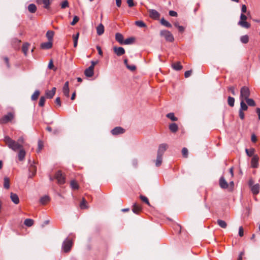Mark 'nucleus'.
I'll return each instance as SVG.
<instances>
[{
	"instance_id": "obj_1",
	"label": "nucleus",
	"mask_w": 260,
	"mask_h": 260,
	"mask_svg": "<svg viewBox=\"0 0 260 260\" xmlns=\"http://www.w3.org/2000/svg\"><path fill=\"white\" fill-rule=\"evenodd\" d=\"M4 141L10 149L14 151H17L19 149L23 148V144L24 143L25 140L23 137L22 136L18 138L17 141H15L9 136H6L4 137Z\"/></svg>"
},
{
	"instance_id": "obj_2",
	"label": "nucleus",
	"mask_w": 260,
	"mask_h": 260,
	"mask_svg": "<svg viewBox=\"0 0 260 260\" xmlns=\"http://www.w3.org/2000/svg\"><path fill=\"white\" fill-rule=\"evenodd\" d=\"M73 243L72 239L67 238L62 244L61 248L63 251L66 253L69 252L71 249Z\"/></svg>"
},
{
	"instance_id": "obj_3",
	"label": "nucleus",
	"mask_w": 260,
	"mask_h": 260,
	"mask_svg": "<svg viewBox=\"0 0 260 260\" xmlns=\"http://www.w3.org/2000/svg\"><path fill=\"white\" fill-rule=\"evenodd\" d=\"M247 19V17L244 14L241 13L240 15V20L238 22V24L245 28H250L251 25L249 23L246 21Z\"/></svg>"
},
{
	"instance_id": "obj_4",
	"label": "nucleus",
	"mask_w": 260,
	"mask_h": 260,
	"mask_svg": "<svg viewBox=\"0 0 260 260\" xmlns=\"http://www.w3.org/2000/svg\"><path fill=\"white\" fill-rule=\"evenodd\" d=\"M250 92L249 88L247 86H243L240 90V100L244 101L249 98Z\"/></svg>"
},
{
	"instance_id": "obj_5",
	"label": "nucleus",
	"mask_w": 260,
	"mask_h": 260,
	"mask_svg": "<svg viewBox=\"0 0 260 260\" xmlns=\"http://www.w3.org/2000/svg\"><path fill=\"white\" fill-rule=\"evenodd\" d=\"M14 117V114L13 112H9L7 115L3 116L0 119V124H4L11 121Z\"/></svg>"
},
{
	"instance_id": "obj_6",
	"label": "nucleus",
	"mask_w": 260,
	"mask_h": 260,
	"mask_svg": "<svg viewBox=\"0 0 260 260\" xmlns=\"http://www.w3.org/2000/svg\"><path fill=\"white\" fill-rule=\"evenodd\" d=\"M160 35L165 37V39L169 42H172L174 38L173 35L168 30H163L160 31Z\"/></svg>"
},
{
	"instance_id": "obj_7",
	"label": "nucleus",
	"mask_w": 260,
	"mask_h": 260,
	"mask_svg": "<svg viewBox=\"0 0 260 260\" xmlns=\"http://www.w3.org/2000/svg\"><path fill=\"white\" fill-rule=\"evenodd\" d=\"M54 178L57 180V183L60 185L63 184L65 183V177L62 175L61 171L60 170H58L56 173Z\"/></svg>"
},
{
	"instance_id": "obj_8",
	"label": "nucleus",
	"mask_w": 260,
	"mask_h": 260,
	"mask_svg": "<svg viewBox=\"0 0 260 260\" xmlns=\"http://www.w3.org/2000/svg\"><path fill=\"white\" fill-rule=\"evenodd\" d=\"M149 17L153 19H158L160 17V14L154 9L148 10Z\"/></svg>"
},
{
	"instance_id": "obj_9",
	"label": "nucleus",
	"mask_w": 260,
	"mask_h": 260,
	"mask_svg": "<svg viewBox=\"0 0 260 260\" xmlns=\"http://www.w3.org/2000/svg\"><path fill=\"white\" fill-rule=\"evenodd\" d=\"M35 161H33L30 164L29 167V177L30 178H32L34 176H35L37 172V167L35 166Z\"/></svg>"
},
{
	"instance_id": "obj_10",
	"label": "nucleus",
	"mask_w": 260,
	"mask_h": 260,
	"mask_svg": "<svg viewBox=\"0 0 260 260\" xmlns=\"http://www.w3.org/2000/svg\"><path fill=\"white\" fill-rule=\"evenodd\" d=\"M53 0H37V2L38 4H43V7L45 9H49L50 8V5Z\"/></svg>"
},
{
	"instance_id": "obj_11",
	"label": "nucleus",
	"mask_w": 260,
	"mask_h": 260,
	"mask_svg": "<svg viewBox=\"0 0 260 260\" xmlns=\"http://www.w3.org/2000/svg\"><path fill=\"white\" fill-rule=\"evenodd\" d=\"M113 51L118 56H120L125 53L124 49L122 47H114Z\"/></svg>"
},
{
	"instance_id": "obj_12",
	"label": "nucleus",
	"mask_w": 260,
	"mask_h": 260,
	"mask_svg": "<svg viewBox=\"0 0 260 260\" xmlns=\"http://www.w3.org/2000/svg\"><path fill=\"white\" fill-rule=\"evenodd\" d=\"M168 145L166 143H162L159 145L157 150V154L160 155H163L164 152L166 151Z\"/></svg>"
},
{
	"instance_id": "obj_13",
	"label": "nucleus",
	"mask_w": 260,
	"mask_h": 260,
	"mask_svg": "<svg viewBox=\"0 0 260 260\" xmlns=\"http://www.w3.org/2000/svg\"><path fill=\"white\" fill-rule=\"evenodd\" d=\"M219 185L222 189H226L229 187V184L223 176L219 178Z\"/></svg>"
},
{
	"instance_id": "obj_14",
	"label": "nucleus",
	"mask_w": 260,
	"mask_h": 260,
	"mask_svg": "<svg viewBox=\"0 0 260 260\" xmlns=\"http://www.w3.org/2000/svg\"><path fill=\"white\" fill-rule=\"evenodd\" d=\"M259 157L257 155H254L251 158V166L253 168H257L258 166Z\"/></svg>"
},
{
	"instance_id": "obj_15",
	"label": "nucleus",
	"mask_w": 260,
	"mask_h": 260,
	"mask_svg": "<svg viewBox=\"0 0 260 260\" xmlns=\"http://www.w3.org/2000/svg\"><path fill=\"white\" fill-rule=\"evenodd\" d=\"M124 129L120 126H117L111 131V133L113 135H118L124 133Z\"/></svg>"
},
{
	"instance_id": "obj_16",
	"label": "nucleus",
	"mask_w": 260,
	"mask_h": 260,
	"mask_svg": "<svg viewBox=\"0 0 260 260\" xmlns=\"http://www.w3.org/2000/svg\"><path fill=\"white\" fill-rule=\"evenodd\" d=\"M69 81H67L65 82V83L63 86V88H62V91H63V94L67 97L69 96L70 90H69Z\"/></svg>"
},
{
	"instance_id": "obj_17",
	"label": "nucleus",
	"mask_w": 260,
	"mask_h": 260,
	"mask_svg": "<svg viewBox=\"0 0 260 260\" xmlns=\"http://www.w3.org/2000/svg\"><path fill=\"white\" fill-rule=\"evenodd\" d=\"M85 75L87 77H91L94 74V69L89 67L84 71Z\"/></svg>"
},
{
	"instance_id": "obj_18",
	"label": "nucleus",
	"mask_w": 260,
	"mask_h": 260,
	"mask_svg": "<svg viewBox=\"0 0 260 260\" xmlns=\"http://www.w3.org/2000/svg\"><path fill=\"white\" fill-rule=\"evenodd\" d=\"M52 47V42L51 41H48L47 42L42 43L41 44V48L42 49H49Z\"/></svg>"
},
{
	"instance_id": "obj_19",
	"label": "nucleus",
	"mask_w": 260,
	"mask_h": 260,
	"mask_svg": "<svg viewBox=\"0 0 260 260\" xmlns=\"http://www.w3.org/2000/svg\"><path fill=\"white\" fill-rule=\"evenodd\" d=\"M10 198L12 201L15 204H18L19 203V199L18 195L16 193L11 192L10 193Z\"/></svg>"
},
{
	"instance_id": "obj_20",
	"label": "nucleus",
	"mask_w": 260,
	"mask_h": 260,
	"mask_svg": "<svg viewBox=\"0 0 260 260\" xmlns=\"http://www.w3.org/2000/svg\"><path fill=\"white\" fill-rule=\"evenodd\" d=\"M115 40L120 44L123 45V42L124 41V38H123V35L121 34H120L119 32H117L115 34Z\"/></svg>"
},
{
	"instance_id": "obj_21",
	"label": "nucleus",
	"mask_w": 260,
	"mask_h": 260,
	"mask_svg": "<svg viewBox=\"0 0 260 260\" xmlns=\"http://www.w3.org/2000/svg\"><path fill=\"white\" fill-rule=\"evenodd\" d=\"M260 186L259 184L257 183L255 185L251 186V190L253 194H257L259 193Z\"/></svg>"
},
{
	"instance_id": "obj_22",
	"label": "nucleus",
	"mask_w": 260,
	"mask_h": 260,
	"mask_svg": "<svg viewBox=\"0 0 260 260\" xmlns=\"http://www.w3.org/2000/svg\"><path fill=\"white\" fill-rule=\"evenodd\" d=\"M96 32L97 34L99 36H101L103 35L104 32V26L102 24L100 23L97 27H96Z\"/></svg>"
},
{
	"instance_id": "obj_23",
	"label": "nucleus",
	"mask_w": 260,
	"mask_h": 260,
	"mask_svg": "<svg viewBox=\"0 0 260 260\" xmlns=\"http://www.w3.org/2000/svg\"><path fill=\"white\" fill-rule=\"evenodd\" d=\"M19 152H18V159L20 161H22L24 159L26 153L23 148L19 149Z\"/></svg>"
},
{
	"instance_id": "obj_24",
	"label": "nucleus",
	"mask_w": 260,
	"mask_h": 260,
	"mask_svg": "<svg viewBox=\"0 0 260 260\" xmlns=\"http://www.w3.org/2000/svg\"><path fill=\"white\" fill-rule=\"evenodd\" d=\"M124 63L126 67L131 71H134L136 69V67L134 65H129L128 64V60L125 58L124 59Z\"/></svg>"
},
{
	"instance_id": "obj_25",
	"label": "nucleus",
	"mask_w": 260,
	"mask_h": 260,
	"mask_svg": "<svg viewBox=\"0 0 260 260\" xmlns=\"http://www.w3.org/2000/svg\"><path fill=\"white\" fill-rule=\"evenodd\" d=\"M132 210L134 213L138 214L142 210V208L137 203H135L133 205Z\"/></svg>"
},
{
	"instance_id": "obj_26",
	"label": "nucleus",
	"mask_w": 260,
	"mask_h": 260,
	"mask_svg": "<svg viewBox=\"0 0 260 260\" xmlns=\"http://www.w3.org/2000/svg\"><path fill=\"white\" fill-rule=\"evenodd\" d=\"M172 68L176 71H180L182 69V66L180 62L173 63L172 64Z\"/></svg>"
},
{
	"instance_id": "obj_27",
	"label": "nucleus",
	"mask_w": 260,
	"mask_h": 260,
	"mask_svg": "<svg viewBox=\"0 0 260 260\" xmlns=\"http://www.w3.org/2000/svg\"><path fill=\"white\" fill-rule=\"evenodd\" d=\"M4 187L6 189L10 188V179L7 177H5L4 178Z\"/></svg>"
},
{
	"instance_id": "obj_28",
	"label": "nucleus",
	"mask_w": 260,
	"mask_h": 260,
	"mask_svg": "<svg viewBox=\"0 0 260 260\" xmlns=\"http://www.w3.org/2000/svg\"><path fill=\"white\" fill-rule=\"evenodd\" d=\"M169 129L172 132L175 133L178 131V127L177 124L175 123H172L170 124Z\"/></svg>"
},
{
	"instance_id": "obj_29",
	"label": "nucleus",
	"mask_w": 260,
	"mask_h": 260,
	"mask_svg": "<svg viewBox=\"0 0 260 260\" xmlns=\"http://www.w3.org/2000/svg\"><path fill=\"white\" fill-rule=\"evenodd\" d=\"M160 23L161 25L168 28H171L172 27V24L166 20L164 18L161 19Z\"/></svg>"
},
{
	"instance_id": "obj_30",
	"label": "nucleus",
	"mask_w": 260,
	"mask_h": 260,
	"mask_svg": "<svg viewBox=\"0 0 260 260\" xmlns=\"http://www.w3.org/2000/svg\"><path fill=\"white\" fill-rule=\"evenodd\" d=\"M240 101H241L240 108L239 110L243 111H246L248 109L247 105L245 104V103L244 102V101H243V100H240Z\"/></svg>"
},
{
	"instance_id": "obj_31",
	"label": "nucleus",
	"mask_w": 260,
	"mask_h": 260,
	"mask_svg": "<svg viewBox=\"0 0 260 260\" xmlns=\"http://www.w3.org/2000/svg\"><path fill=\"white\" fill-rule=\"evenodd\" d=\"M54 32L52 30H48L46 33V37L47 38L48 41H52L53 38L54 36Z\"/></svg>"
},
{
	"instance_id": "obj_32",
	"label": "nucleus",
	"mask_w": 260,
	"mask_h": 260,
	"mask_svg": "<svg viewBox=\"0 0 260 260\" xmlns=\"http://www.w3.org/2000/svg\"><path fill=\"white\" fill-rule=\"evenodd\" d=\"M135 41V38L133 37L128 38L125 40H124L123 45H129L133 43Z\"/></svg>"
},
{
	"instance_id": "obj_33",
	"label": "nucleus",
	"mask_w": 260,
	"mask_h": 260,
	"mask_svg": "<svg viewBox=\"0 0 260 260\" xmlns=\"http://www.w3.org/2000/svg\"><path fill=\"white\" fill-rule=\"evenodd\" d=\"M28 10L29 12L34 13L36 12L37 10V7L35 4H31L28 6Z\"/></svg>"
},
{
	"instance_id": "obj_34",
	"label": "nucleus",
	"mask_w": 260,
	"mask_h": 260,
	"mask_svg": "<svg viewBox=\"0 0 260 260\" xmlns=\"http://www.w3.org/2000/svg\"><path fill=\"white\" fill-rule=\"evenodd\" d=\"M218 225L222 228L225 229L227 226L226 222L221 219H218L217 221Z\"/></svg>"
},
{
	"instance_id": "obj_35",
	"label": "nucleus",
	"mask_w": 260,
	"mask_h": 260,
	"mask_svg": "<svg viewBox=\"0 0 260 260\" xmlns=\"http://www.w3.org/2000/svg\"><path fill=\"white\" fill-rule=\"evenodd\" d=\"M240 41L243 44H247L249 41V37L248 35H244L240 37Z\"/></svg>"
},
{
	"instance_id": "obj_36",
	"label": "nucleus",
	"mask_w": 260,
	"mask_h": 260,
	"mask_svg": "<svg viewBox=\"0 0 260 260\" xmlns=\"http://www.w3.org/2000/svg\"><path fill=\"white\" fill-rule=\"evenodd\" d=\"M50 200V198L48 196H45L41 198L40 202L42 204H45Z\"/></svg>"
},
{
	"instance_id": "obj_37",
	"label": "nucleus",
	"mask_w": 260,
	"mask_h": 260,
	"mask_svg": "<svg viewBox=\"0 0 260 260\" xmlns=\"http://www.w3.org/2000/svg\"><path fill=\"white\" fill-rule=\"evenodd\" d=\"M245 151L248 156H253L254 155L255 149L254 148L246 149Z\"/></svg>"
},
{
	"instance_id": "obj_38",
	"label": "nucleus",
	"mask_w": 260,
	"mask_h": 260,
	"mask_svg": "<svg viewBox=\"0 0 260 260\" xmlns=\"http://www.w3.org/2000/svg\"><path fill=\"white\" fill-rule=\"evenodd\" d=\"M162 155L157 154V158L155 161V165L156 167H159L161 165L162 162Z\"/></svg>"
},
{
	"instance_id": "obj_39",
	"label": "nucleus",
	"mask_w": 260,
	"mask_h": 260,
	"mask_svg": "<svg viewBox=\"0 0 260 260\" xmlns=\"http://www.w3.org/2000/svg\"><path fill=\"white\" fill-rule=\"evenodd\" d=\"M24 223L26 226L30 227L33 225L34 220L31 219L27 218L24 220Z\"/></svg>"
},
{
	"instance_id": "obj_40",
	"label": "nucleus",
	"mask_w": 260,
	"mask_h": 260,
	"mask_svg": "<svg viewBox=\"0 0 260 260\" xmlns=\"http://www.w3.org/2000/svg\"><path fill=\"white\" fill-rule=\"evenodd\" d=\"M29 44L27 43H24L22 46V50L25 55H26Z\"/></svg>"
},
{
	"instance_id": "obj_41",
	"label": "nucleus",
	"mask_w": 260,
	"mask_h": 260,
	"mask_svg": "<svg viewBox=\"0 0 260 260\" xmlns=\"http://www.w3.org/2000/svg\"><path fill=\"white\" fill-rule=\"evenodd\" d=\"M228 103L230 107H234L235 104V99L232 96H229L228 98Z\"/></svg>"
},
{
	"instance_id": "obj_42",
	"label": "nucleus",
	"mask_w": 260,
	"mask_h": 260,
	"mask_svg": "<svg viewBox=\"0 0 260 260\" xmlns=\"http://www.w3.org/2000/svg\"><path fill=\"white\" fill-rule=\"evenodd\" d=\"M244 101H246L247 104L249 106H255V102L252 99H249L248 98L247 99L245 100Z\"/></svg>"
},
{
	"instance_id": "obj_43",
	"label": "nucleus",
	"mask_w": 260,
	"mask_h": 260,
	"mask_svg": "<svg viewBox=\"0 0 260 260\" xmlns=\"http://www.w3.org/2000/svg\"><path fill=\"white\" fill-rule=\"evenodd\" d=\"M79 33L78 32L76 35L73 36V38L74 40V47H76L78 44V40L79 38Z\"/></svg>"
},
{
	"instance_id": "obj_44",
	"label": "nucleus",
	"mask_w": 260,
	"mask_h": 260,
	"mask_svg": "<svg viewBox=\"0 0 260 260\" xmlns=\"http://www.w3.org/2000/svg\"><path fill=\"white\" fill-rule=\"evenodd\" d=\"M70 185L71 188L73 189H77L79 188L78 183L75 180H72Z\"/></svg>"
},
{
	"instance_id": "obj_45",
	"label": "nucleus",
	"mask_w": 260,
	"mask_h": 260,
	"mask_svg": "<svg viewBox=\"0 0 260 260\" xmlns=\"http://www.w3.org/2000/svg\"><path fill=\"white\" fill-rule=\"evenodd\" d=\"M40 94V91L38 90H36L33 94L31 95V99L32 101L37 100Z\"/></svg>"
},
{
	"instance_id": "obj_46",
	"label": "nucleus",
	"mask_w": 260,
	"mask_h": 260,
	"mask_svg": "<svg viewBox=\"0 0 260 260\" xmlns=\"http://www.w3.org/2000/svg\"><path fill=\"white\" fill-rule=\"evenodd\" d=\"M87 202L84 198L82 199V201L80 203V207L82 209L87 208V206H86Z\"/></svg>"
},
{
	"instance_id": "obj_47",
	"label": "nucleus",
	"mask_w": 260,
	"mask_h": 260,
	"mask_svg": "<svg viewBox=\"0 0 260 260\" xmlns=\"http://www.w3.org/2000/svg\"><path fill=\"white\" fill-rule=\"evenodd\" d=\"M135 24L140 27H146V24L142 21H137L135 22Z\"/></svg>"
},
{
	"instance_id": "obj_48",
	"label": "nucleus",
	"mask_w": 260,
	"mask_h": 260,
	"mask_svg": "<svg viewBox=\"0 0 260 260\" xmlns=\"http://www.w3.org/2000/svg\"><path fill=\"white\" fill-rule=\"evenodd\" d=\"M167 117L169 118H170L171 120H172V121H177V118L175 116H174V114L173 113H168L167 115Z\"/></svg>"
},
{
	"instance_id": "obj_49",
	"label": "nucleus",
	"mask_w": 260,
	"mask_h": 260,
	"mask_svg": "<svg viewBox=\"0 0 260 260\" xmlns=\"http://www.w3.org/2000/svg\"><path fill=\"white\" fill-rule=\"evenodd\" d=\"M45 101H46L45 98L44 96H41L39 102V106L43 107L44 106Z\"/></svg>"
},
{
	"instance_id": "obj_50",
	"label": "nucleus",
	"mask_w": 260,
	"mask_h": 260,
	"mask_svg": "<svg viewBox=\"0 0 260 260\" xmlns=\"http://www.w3.org/2000/svg\"><path fill=\"white\" fill-rule=\"evenodd\" d=\"M141 200L145 202L146 204H147L149 206H150L149 200L148 198L146 197H145L144 196L141 195L140 197Z\"/></svg>"
},
{
	"instance_id": "obj_51",
	"label": "nucleus",
	"mask_w": 260,
	"mask_h": 260,
	"mask_svg": "<svg viewBox=\"0 0 260 260\" xmlns=\"http://www.w3.org/2000/svg\"><path fill=\"white\" fill-rule=\"evenodd\" d=\"M46 95L47 96V98L48 99H52L53 96L54 95V94L50 90H47L46 91Z\"/></svg>"
},
{
	"instance_id": "obj_52",
	"label": "nucleus",
	"mask_w": 260,
	"mask_h": 260,
	"mask_svg": "<svg viewBox=\"0 0 260 260\" xmlns=\"http://www.w3.org/2000/svg\"><path fill=\"white\" fill-rule=\"evenodd\" d=\"M69 7V3L68 1L66 0L62 2L61 4V8L62 9H65Z\"/></svg>"
},
{
	"instance_id": "obj_53",
	"label": "nucleus",
	"mask_w": 260,
	"mask_h": 260,
	"mask_svg": "<svg viewBox=\"0 0 260 260\" xmlns=\"http://www.w3.org/2000/svg\"><path fill=\"white\" fill-rule=\"evenodd\" d=\"M182 153L183 156L186 158L188 156V150L186 148L184 147L182 149Z\"/></svg>"
},
{
	"instance_id": "obj_54",
	"label": "nucleus",
	"mask_w": 260,
	"mask_h": 260,
	"mask_svg": "<svg viewBox=\"0 0 260 260\" xmlns=\"http://www.w3.org/2000/svg\"><path fill=\"white\" fill-rule=\"evenodd\" d=\"M228 91H230L233 95H236L235 87L234 86H229L228 87Z\"/></svg>"
},
{
	"instance_id": "obj_55",
	"label": "nucleus",
	"mask_w": 260,
	"mask_h": 260,
	"mask_svg": "<svg viewBox=\"0 0 260 260\" xmlns=\"http://www.w3.org/2000/svg\"><path fill=\"white\" fill-rule=\"evenodd\" d=\"M79 18L78 16H75L73 18V20L72 22L71 23V24L72 25H74L76 24V23L79 21Z\"/></svg>"
},
{
	"instance_id": "obj_56",
	"label": "nucleus",
	"mask_w": 260,
	"mask_h": 260,
	"mask_svg": "<svg viewBox=\"0 0 260 260\" xmlns=\"http://www.w3.org/2000/svg\"><path fill=\"white\" fill-rule=\"evenodd\" d=\"M43 143L39 140L38 141V149L37 150V152H39L43 148Z\"/></svg>"
},
{
	"instance_id": "obj_57",
	"label": "nucleus",
	"mask_w": 260,
	"mask_h": 260,
	"mask_svg": "<svg viewBox=\"0 0 260 260\" xmlns=\"http://www.w3.org/2000/svg\"><path fill=\"white\" fill-rule=\"evenodd\" d=\"M239 116L241 119L243 120L245 118V114L243 111L239 110Z\"/></svg>"
},
{
	"instance_id": "obj_58",
	"label": "nucleus",
	"mask_w": 260,
	"mask_h": 260,
	"mask_svg": "<svg viewBox=\"0 0 260 260\" xmlns=\"http://www.w3.org/2000/svg\"><path fill=\"white\" fill-rule=\"evenodd\" d=\"M127 3L129 7H132L135 5L134 0H127Z\"/></svg>"
},
{
	"instance_id": "obj_59",
	"label": "nucleus",
	"mask_w": 260,
	"mask_h": 260,
	"mask_svg": "<svg viewBox=\"0 0 260 260\" xmlns=\"http://www.w3.org/2000/svg\"><path fill=\"white\" fill-rule=\"evenodd\" d=\"M244 235L243 229L242 226H240L239 228V235L240 237H242Z\"/></svg>"
},
{
	"instance_id": "obj_60",
	"label": "nucleus",
	"mask_w": 260,
	"mask_h": 260,
	"mask_svg": "<svg viewBox=\"0 0 260 260\" xmlns=\"http://www.w3.org/2000/svg\"><path fill=\"white\" fill-rule=\"evenodd\" d=\"M96 48L97 50L98 51L99 54L101 56H103V51L102 50L101 47L100 46L97 45L96 46Z\"/></svg>"
},
{
	"instance_id": "obj_61",
	"label": "nucleus",
	"mask_w": 260,
	"mask_h": 260,
	"mask_svg": "<svg viewBox=\"0 0 260 260\" xmlns=\"http://www.w3.org/2000/svg\"><path fill=\"white\" fill-rule=\"evenodd\" d=\"M169 15L171 16L176 17L177 16V13L176 12L171 10L169 11Z\"/></svg>"
},
{
	"instance_id": "obj_62",
	"label": "nucleus",
	"mask_w": 260,
	"mask_h": 260,
	"mask_svg": "<svg viewBox=\"0 0 260 260\" xmlns=\"http://www.w3.org/2000/svg\"><path fill=\"white\" fill-rule=\"evenodd\" d=\"M191 70H189V71H187L185 72L184 73V76L185 78H188L189 77L191 74Z\"/></svg>"
},
{
	"instance_id": "obj_63",
	"label": "nucleus",
	"mask_w": 260,
	"mask_h": 260,
	"mask_svg": "<svg viewBox=\"0 0 260 260\" xmlns=\"http://www.w3.org/2000/svg\"><path fill=\"white\" fill-rule=\"evenodd\" d=\"M247 11V7L245 5H242V8H241V12L242 13L244 14L246 13Z\"/></svg>"
},
{
	"instance_id": "obj_64",
	"label": "nucleus",
	"mask_w": 260,
	"mask_h": 260,
	"mask_svg": "<svg viewBox=\"0 0 260 260\" xmlns=\"http://www.w3.org/2000/svg\"><path fill=\"white\" fill-rule=\"evenodd\" d=\"M98 63V61L96 60V61H93V60H92L91 61V66H90V67H92V69H94V66Z\"/></svg>"
}]
</instances>
